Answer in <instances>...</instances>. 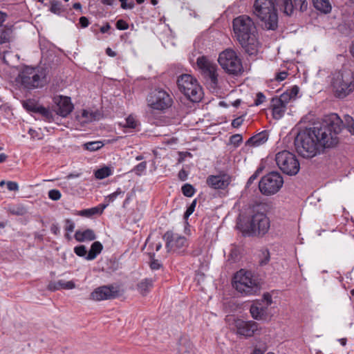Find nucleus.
I'll return each mask as SVG.
<instances>
[{
    "instance_id": "nucleus-1",
    "label": "nucleus",
    "mask_w": 354,
    "mask_h": 354,
    "mask_svg": "<svg viewBox=\"0 0 354 354\" xmlns=\"http://www.w3.org/2000/svg\"><path fill=\"white\" fill-rule=\"evenodd\" d=\"M343 121L336 113L325 117L319 126L299 131L295 146L297 153L306 158L319 154L325 148L335 147L338 142L337 134L342 131Z\"/></svg>"
},
{
    "instance_id": "nucleus-2",
    "label": "nucleus",
    "mask_w": 354,
    "mask_h": 354,
    "mask_svg": "<svg viewBox=\"0 0 354 354\" xmlns=\"http://www.w3.org/2000/svg\"><path fill=\"white\" fill-rule=\"evenodd\" d=\"M233 30L239 44L250 55H257L260 48L256 26L246 15H241L233 20Z\"/></svg>"
},
{
    "instance_id": "nucleus-3",
    "label": "nucleus",
    "mask_w": 354,
    "mask_h": 354,
    "mask_svg": "<svg viewBox=\"0 0 354 354\" xmlns=\"http://www.w3.org/2000/svg\"><path fill=\"white\" fill-rule=\"evenodd\" d=\"M253 13L263 23L267 30H275L278 26V15L273 0H255Z\"/></svg>"
},
{
    "instance_id": "nucleus-4",
    "label": "nucleus",
    "mask_w": 354,
    "mask_h": 354,
    "mask_svg": "<svg viewBox=\"0 0 354 354\" xmlns=\"http://www.w3.org/2000/svg\"><path fill=\"white\" fill-rule=\"evenodd\" d=\"M46 68L26 66L19 75V81L26 88L34 89L45 86L47 82Z\"/></svg>"
},
{
    "instance_id": "nucleus-5",
    "label": "nucleus",
    "mask_w": 354,
    "mask_h": 354,
    "mask_svg": "<svg viewBox=\"0 0 354 354\" xmlns=\"http://www.w3.org/2000/svg\"><path fill=\"white\" fill-rule=\"evenodd\" d=\"M234 288L243 295H254L260 290L258 279L250 272L243 269L238 271L233 278Z\"/></svg>"
},
{
    "instance_id": "nucleus-6",
    "label": "nucleus",
    "mask_w": 354,
    "mask_h": 354,
    "mask_svg": "<svg viewBox=\"0 0 354 354\" xmlns=\"http://www.w3.org/2000/svg\"><path fill=\"white\" fill-rule=\"evenodd\" d=\"M177 85L181 93L192 102H200L203 96L201 86L197 80L189 74H183L178 77Z\"/></svg>"
},
{
    "instance_id": "nucleus-7",
    "label": "nucleus",
    "mask_w": 354,
    "mask_h": 354,
    "mask_svg": "<svg viewBox=\"0 0 354 354\" xmlns=\"http://www.w3.org/2000/svg\"><path fill=\"white\" fill-rule=\"evenodd\" d=\"M275 161L279 169L289 176L296 175L300 165L296 156L287 150H283L275 155Z\"/></svg>"
},
{
    "instance_id": "nucleus-8",
    "label": "nucleus",
    "mask_w": 354,
    "mask_h": 354,
    "mask_svg": "<svg viewBox=\"0 0 354 354\" xmlns=\"http://www.w3.org/2000/svg\"><path fill=\"white\" fill-rule=\"evenodd\" d=\"M218 62L221 68L227 73L237 75L243 70L242 62L236 52L226 49L220 53Z\"/></svg>"
},
{
    "instance_id": "nucleus-9",
    "label": "nucleus",
    "mask_w": 354,
    "mask_h": 354,
    "mask_svg": "<svg viewBox=\"0 0 354 354\" xmlns=\"http://www.w3.org/2000/svg\"><path fill=\"white\" fill-rule=\"evenodd\" d=\"M283 185V179L277 171H272L263 176L259 183V188L264 196H272L277 194Z\"/></svg>"
},
{
    "instance_id": "nucleus-10",
    "label": "nucleus",
    "mask_w": 354,
    "mask_h": 354,
    "mask_svg": "<svg viewBox=\"0 0 354 354\" xmlns=\"http://www.w3.org/2000/svg\"><path fill=\"white\" fill-rule=\"evenodd\" d=\"M147 103L152 109L164 111L171 106L173 100L166 91L162 88H156L149 94Z\"/></svg>"
},
{
    "instance_id": "nucleus-11",
    "label": "nucleus",
    "mask_w": 354,
    "mask_h": 354,
    "mask_svg": "<svg viewBox=\"0 0 354 354\" xmlns=\"http://www.w3.org/2000/svg\"><path fill=\"white\" fill-rule=\"evenodd\" d=\"M331 86L336 97L344 98L354 90V81L351 82L348 76L337 73L333 76Z\"/></svg>"
},
{
    "instance_id": "nucleus-12",
    "label": "nucleus",
    "mask_w": 354,
    "mask_h": 354,
    "mask_svg": "<svg viewBox=\"0 0 354 354\" xmlns=\"http://www.w3.org/2000/svg\"><path fill=\"white\" fill-rule=\"evenodd\" d=\"M270 227V221L267 216L261 212L254 214L247 226L246 232L249 235L260 236L265 234Z\"/></svg>"
},
{
    "instance_id": "nucleus-13",
    "label": "nucleus",
    "mask_w": 354,
    "mask_h": 354,
    "mask_svg": "<svg viewBox=\"0 0 354 354\" xmlns=\"http://www.w3.org/2000/svg\"><path fill=\"white\" fill-rule=\"evenodd\" d=\"M166 241V248L168 252H174L178 254L183 253L188 246L186 238L171 231H167L163 236Z\"/></svg>"
},
{
    "instance_id": "nucleus-14",
    "label": "nucleus",
    "mask_w": 354,
    "mask_h": 354,
    "mask_svg": "<svg viewBox=\"0 0 354 354\" xmlns=\"http://www.w3.org/2000/svg\"><path fill=\"white\" fill-rule=\"evenodd\" d=\"M196 63L203 75L209 80L212 86L215 87L218 84L216 65L205 56L199 57Z\"/></svg>"
},
{
    "instance_id": "nucleus-15",
    "label": "nucleus",
    "mask_w": 354,
    "mask_h": 354,
    "mask_svg": "<svg viewBox=\"0 0 354 354\" xmlns=\"http://www.w3.org/2000/svg\"><path fill=\"white\" fill-rule=\"evenodd\" d=\"M232 181L230 175L225 172H220L218 175H210L206 179L207 185L214 189H225Z\"/></svg>"
},
{
    "instance_id": "nucleus-16",
    "label": "nucleus",
    "mask_w": 354,
    "mask_h": 354,
    "mask_svg": "<svg viewBox=\"0 0 354 354\" xmlns=\"http://www.w3.org/2000/svg\"><path fill=\"white\" fill-rule=\"evenodd\" d=\"M118 296V290L113 286H103L95 288L90 295V299L94 301L111 299Z\"/></svg>"
},
{
    "instance_id": "nucleus-17",
    "label": "nucleus",
    "mask_w": 354,
    "mask_h": 354,
    "mask_svg": "<svg viewBox=\"0 0 354 354\" xmlns=\"http://www.w3.org/2000/svg\"><path fill=\"white\" fill-rule=\"evenodd\" d=\"M235 327L238 334L245 337L254 335L259 329V325L257 322L239 319L235 320Z\"/></svg>"
},
{
    "instance_id": "nucleus-18",
    "label": "nucleus",
    "mask_w": 354,
    "mask_h": 354,
    "mask_svg": "<svg viewBox=\"0 0 354 354\" xmlns=\"http://www.w3.org/2000/svg\"><path fill=\"white\" fill-rule=\"evenodd\" d=\"M56 102L58 106L57 113L61 116L66 117L73 111V106L70 97L61 96Z\"/></svg>"
},
{
    "instance_id": "nucleus-19",
    "label": "nucleus",
    "mask_w": 354,
    "mask_h": 354,
    "mask_svg": "<svg viewBox=\"0 0 354 354\" xmlns=\"http://www.w3.org/2000/svg\"><path fill=\"white\" fill-rule=\"evenodd\" d=\"M276 9L279 10L285 15L290 16L294 11V6L292 0H273Z\"/></svg>"
},
{
    "instance_id": "nucleus-20",
    "label": "nucleus",
    "mask_w": 354,
    "mask_h": 354,
    "mask_svg": "<svg viewBox=\"0 0 354 354\" xmlns=\"http://www.w3.org/2000/svg\"><path fill=\"white\" fill-rule=\"evenodd\" d=\"M266 307H264L263 304L260 301H257L253 304L250 308V313L252 317L257 320L263 319L266 315Z\"/></svg>"
},
{
    "instance_id": "nucleus-21",
    "label": "nucleus",
    "mask_w": 354,
    "mask_h": 354,
    "mask_svg": "<svg viewBox=\"0 0 354 354\" xmlns=\"http://www.w3.org/2000/svg\"><path fill=\"white\" fill-rule=\"evenodd\" d=\"M271 107L272 109V115L274 119H280L284 114L286 105L283 104L276 97H273L271 100Z\"/></svg>"
},
{
    "instance_id": "nucleus-22",
    "label": "nucleus",
    "mask_w": 354,
    "mask_h": 354,
    "mask_svg": "<svg viewBox=\"0 0 354 354\" xmlns=\"http://www.w3.org/2000/svg\"><path fill=\"white\" fill-rule=\"evenodd\" d=\"M268 139V133L266 131H263L254 136L250 138L246 145L252 147H259L267 142Z\"/></svg>"
},
{
    "instance_id": "nucleus-23",
    "label": "nucleus",
    "mask_w": 354,
    "mask_h": 354,
    "mask_svg": "<svg viewBox=\"0 0 354 354\" xmlns=\"http://www.w3.org/2000/svg\"><path fill=\"white\" fill-rule=\"evenodd\" d=\"M75 287L73 281H65L64 280H59L57 282H50L48 286V289L51 291H55L59 289L71 290Z\"/></svg>"
},
{
    "instance_id": "nucleus-24",
    "label": "nucleus",
    "mask_w": 354,
    "mask_h": 354,
    "mask_svg": "<svg viewBox=\"0 0 354 354\" xmlns=\"http://www.w3.org/2000/svg\"><path fill=\"white\" fill-rule=\"evenodd\" d=\"M107 205L108 204H101L94 207L85 209L77 212V215L84 217H91L95 214H101Z\"/></svg>"
},
{
    "instance_id": "nucleus-25",
    "label": "nucleus",
    "mask_w": 354,
    "mask_h": 354,
    "mask_svg": "<svg viewBox=\"0 0 354 354\" xmlns=\"http://www.w3.org/2000/svg\"><path fill=\"white\" fill-rule=\"evenodd\" d=\"M75 239L79 242L95 240L96 236L93 230L87 229L84 231L77 230L75 234Z\"/></svg>"
},
{
    "instance_id": "nucleus-26",
    "label": "nucleus",
    "mask_w": 354,
    "mask_h": 354,
    "mask_svg": "<svg viewBox=\"0 0 354 354\" xmlns=\"http://www.w3.org/2000/svg\"><path fill=\"white\" fill-rule=\"evenodd\" d=\"M103 245L100 241H95L92 243L91 248L86 257V259L91 261L95 259L101 253Z\"/></svg>"
},
{
    "instance_id": "nucleus-27",
    "label": "nucleus",
    "mask_w": 354,
    "mask_h": 354,
    "mask_svg": "<svg viewBox=\"0 0 354 354\" xmlns=\"http://www.w3.org/2000/svg\"><path fill=\"white\" fill-rule=\"evenodd\" d=\"M314 7L324 12L329 13L331 10V5L329 0H313Z\"/></svg>"
},
{
    "instance_id": "nucleus-28",
    "label": "nucleus",
    "mask_w": 354,
    "mask_h": 354,
    "mask_svg": "<svg viewBox=\"0 0 354 354\" xmlns=\"http://www.w3.org/2000/svg\"><path fill=\"white\" fill-rule=\"evenodd\" d=\"M152 286L153 280L149 279H145L138 284V289L142 295H145L149 292Z\"/></svg>"
},
{
    "instance_id": "nucleus-29",
    "label": "nucleus",
    "mask_w": 354,
    "mask_h": 354,
    "mask_svg": "<svg viewBox=\"0 0 354 354\" xmlns=\"http://www.w3.org/2000/svg\"><path fill=\"white\" fill-rule=\"evenodd\" d=\"M12 35L11 29L0 26V44H5L10 41Z\"/></svg>"
},
{
    "instance_id": "nucleus-30",
    "label": "nucleus",
    "mask_w": 354,
    "mask_h": 354,
    "mask_svg": "<svg viewBox=\"0 0 354 354\" xmlns=\"http://www.w3.org/2000/svg\"><path fill=\"white\" fill-rule=\"evenodd\" d=\"M50 11L55 15H60L63 12H64V8L62 3L57 0H51L50 1Z\"/></svg>"
},
{
    "instance_id": "nucleus-31",
    "label": "nucleus",
    "mask_w": 354,
    "mask_h": 354,
    "mask_svg": "<svg viewBox=\"0 0 354 354\" xmlns=\"http://www.w3.org/2000/svg\"><path fill=\"white\" fill-rule=\"evenodd\" d=\"M37 113L41 114L44 120L47 122H50L53 120V113L44 106H40L39 109H37Z\"/></svg>"
},
{
    "instance_id": "nucleus-32",
    "label": "nucleus",
    "mask_w": 354,
    "mask_h": 354,
    "mask_svg": "<svg viewBox=\"0 0 354 354\" xmlns=\"http://www.w3.org/2000/svg\"><path fill=\"white\" fill-rule=\"evenodd\" d=\"M111 175V170L108 167H104L95 171V177L97 179H103Z\"/></svg>"
},
{
    "instance_id": "nucleus-33",
    "label": "nucleus",
    "mask_w": 354,
    "mask_h": 354,
    "mask_svg": "<svg viewBox=\"0 0 354 354\" xmlns=\"http://www.w3.org/2000/svg\"><path fill=\"white\" fill-rule=\"evenodd\" d=\"M100 114L97 112H90L87 110H83L82 112V118L85 120L83 121L84 122H89L93 120H97V116Z\"/></svg>"
},
{
    "instance_id": "nucleus-34",
    "label": "nucleus",
    "mask_w": 354,
    "mask_h": 354,
    "mask_svg": "<svg viewBox=\"0 0 354 354\" xmlns=\"http://www.w3.org/2000/svg\"><path fill=\"white\" fill-rule=\"evenodd\" d=\"M103 146L104 144L100 141L89 142L84 145V148L91 151H97L101 149Z\"/></svg>"
},
{
    "instance_id": "nucleus-35",
    "label": "nucleus",
    "mask_w": 354,
    "mask_h": 354,
    "mask_svg": "<svg viewBox=\"0 0 354 354\" xmlns=\"http://www.w3.org/2000/svg\"><path fill=\"white\" fill-rule=\"evenodd\" d=\"M344 126L351 135H354V120L351 116L345 115Z\"/></svg>"
},
{
    "instance_id": "nucleus-36",
    "label": "nucleus",
    "mask_w": 354,
    "mask_h": 354,
    "mask_svg": "<svg viewBox=\"0 0 354 354\" xmlns=\"http://www.w3.org/2000/svg\"><path fill=\"white\" fill-rule=\"evenodd\" d=\"M17 57V55H15L13 53L6 51L4 52L1 59L6 64L11 66L13 64L14 59Z\"/></svg>"
},
{
    "instance_id": "nucleus-37",
    "label": "nucleus",
    "mask_w": 354,
    "mask_h": 354,
    "mask_svg": "<svg viewBox=\"0 0 354 354\" xmlns=\"http://www.w3.org/2000/svg\"><path fill=\"white\" fill-rule=\"evenodd\" d=\"M294 10L299 8L301 12L306 11L308 8L307 0H293Z\"/></svg>"
},
{
    "instance_id": "nucleus-38",
    "label": "nucleus",
    "mask_w": 354,
    "mask_h": 354,
    "mask_svg": "<svg viewBox=\"0 0 354 354\" xmlns=\"http://www.w3.org/2000/svg\"><path fill=\"white\" fill-rule=\"evenodd\" d=\"M23 106L28 111L37 113V109H39L40 106L35 104L34 101L28 100L23 102Z\"/></svg>"
},
{
    "instance_id": "nucleus-39",
    "label": "nucleus",
    "mask_w": 354,
    "mask_h": 354,
    "mask_svg": "<svg viewBox=\"0 0 354 354\" xmlns=\"http://www.w3.org/2000/svg\"><path fill=\"white\" fill-rule=\"evenodd\" d=\"M182 192L183 194L187 197L192 196L195 193L194 187L190 184H185L182 187Z\"/></svg>"
},
{
    "instance_id": "nucleus-40",
    "label": "nucleus",
    "mask_w": 354,
    "mask_h": 354,
    "mask_svg": "<svg viewBox=\"0 0 354 354\" xmlns=\"http://www.w3.org/2000/svg\"><path fill=\"white\" fill-rule=\"evenodd\" d=\"M147 168V162H142L137 165L133 169V171L138 176H140Z\"/></svg>"
},
{
    "instance_id": "nucleus-41",
    "label": "nucleus",
    "mask_w": 354,
    "mask_h": 354,
    "mask_svg": "<svg viewBox=\"0 0 354 354\" xmlns=\"http://www.w3.org/2000/svg\"><path fill=\"white\" fill-rule=\"evenodd\" d=\"M74 252L79 257H86V253H87V251H86V248L84 245H78V246H76L75 248H74Z\"/></svg>"
},
{
    "instance_id": "nucleus-42",
    "label": "nucleus",
    "mask_w": 354,
    "mask_h": 354,
    "mask_svg": "<svg viewBox=\"0 0 354 354\" xmlns=\"http://www.w3.org/2000/svg\"><path fill=\"white\" fill-rule=\"evenodd\" d=\"M61 196L62 194L58 189H51L48 192V197L53 201H58Z\"/></svg>"
},
{
    "instance_id": "nucleus-43",
    "label": "nucleus",
    "mask_w": 354,
    "mask_h": 354,
    "mask_svg": "<svg viewBox=\"0 0 354 354\" xmlns=\"http://www.w3.org/2000/svg\"><path fill=\"white\" fill-rule=\"evenodd\" d=\"M124 127L135 129L136 127V121L135 118L131 115L127 118Z\"/></svg>"
},
{
    "instance_id": "nucleus-44",
    "label": "nucleus",
    "mask_w": 354,
    "mask_h": 354,
    "mask_svg": "<svg viewBox=\"0 0 354 354\" xmlns=\"http://www.w3.org/2000/svg\"><path fill=\"white\" fill-rule=\"evenodd\" d=\"M196 205V199L194 200L190 205L187 207L186 212L184 214V218L187 219V218L194 212L195 207Z\"/></svg>"
},
{
    "instance_id": "nucleus-45",
    "label": "nucleus",
    "mask_w": 354,
    "mask_h": 354,
    "mask_svg": "<svg viewBox=\"0 0 354 354\" xmlns=\"http://www.w3.org/2000/svg\"><path fill=\"white\" fill-rule=\"evenodd\" d=\"M276 98L280 100L283 104L286 105H287L289 101L292 99L289 95V93L287 92V91L283 93L279 97H276Z\"/></svg>"
},
{
    "instance_id": "nucleus-46",
    "label": "nucleus",
    "mask_w": 354,
    "mask_h": 354,
    "mask_svg": "<svg viewBox=\"0 0 354 354\" xmlns=\"http://www.w3.org/2000/svg\"><path fill=\"white\" fill-rule=\"evenodd\" d=\"M261 304L265 303L266 308L272 303V296L269 293H264L263 298L259 301Z\"/></svg>"
},
{
    "instance_id": "nucleus-47",
    "label": "nucleus",
    "mask_w": 354,
    "mask_h": 354,
    "mask_svg": "<svg viewBox=\"0 0 354 354\" xmlns=\"http://www.w3.org/2000/svg\"><path fill=\"white\" fill-rule=\"evenodd\" d=\"M124 194V192H122L120 188H118L117 190L115 192L109 194L106 197V199L108 200L109 203H111V202L114 201L116 199L118 196H119L120 194Z\"/></svg>"
},
{
    "instance_id": "nucleus-48",
    "label": "nucleus",
    "mask_w": 354,
    "mask_h": 354,
    "mask_svg": "<svg viewBox=\"0 0 354 354\" xmlns=\"http://www.w3.org/2000/svg\"><path fill=\"white\" fill-rule=\"evenodd\" d=\"M240 252L239 250L236 247H233L230 253V257L232 259L233 261H236L239 257Z\"/></svg>"
},
{
    "instance_id": "nucleus-49",
    "label": "nucleus",
    "mask_w": 354,
    "mask_h": 354,
    "mask_svg": "<svg viewBox=\"0 0 354 354\" xmlns=\"http://www.w3.org/2000/svg\"><path fill=\"white\" fill-rule=\"evenodd\" d=\"M116 28L121 30H127L129 28V24L123 19H119L116 22Z\"/></svg>"
},
{
    "instance_id": "nucleus-50",
    "label": "nucleus",
    "mask_w": 354,
    "mask_h": 354,
    "mask_svg": "<svg viewBox=\"0 0 354 354\" xmlns=\"http://www.w3.org/2000/svg\"><path fill=\"white\" fill-rule=\"evenodd\" d=\"M75 228V223L71 219H66L65 220V230L68 232H72L74 230Z\"/></svg>"
},
{
    "instance_id": "nucleus-51",
    "label": "nucleus",
    "mask_w": 354,
    "mask_h": 354,
    "mask_svg": "<svg viewBox=\"0 0 354 354\" xmlns=\"http://www.w3.org/2000/svg\"><path fill=\"white\" fill-rule=\"evenodd\" d=\"M265 100H266V96L264 95V94L261 92H259L257 94V98L254 101V105L259 106V105L261 104L263 102H264Z\"/></svg>"
},
{
    "instance_id": "nucleus-52",
    "label": "nucleus",
    "mask_w": 354,
    "mask_h": 354,
    "mask_svg": "<svg viewBox=\"0 0 354 354\" xmlns=\"http://www.w3.org/2000/svg\"><path fill=\"white\" fill-rule=\"evenodd\" d=\"M242 136L240 134H235L230 137V142L235 145H239L242 142Z\"/></svg>"
},
{
    "instance_id": "nucleus-53",
    "label": "nucleus",
    "mask_w": 354,
    "mask_h": 354,
    "mask_svg": "<svg viewBox=\"0 0 354 354\" xmlns=\"http://www.w3.org/2000/svg\"><path fill=\"white\" fill-rule=\"evenodd\" d=\"M299 88L297 86H292L290 89L288 90L287 92L289 93L290 97L295 100L299 93Z\"/></svg>"
},
{
    "instance_id": "nucleus-54",
    "label": "nucleus",
    "mask_w": 354,
    "mask_h": 354,
    "mask_svg": "<svg viewBox=\"0 0 354 354\" xmlns=\"http://www.w3.org/2000/svg\"><path fill=\"white\" fill-rule=\"evenodd\" d=\"M162 264L158 259H152L150 263V268L152 270H158L161 268Z\"/></svg>"
},
{
    "instance_id": "nucleus-55",
    "label": "nucleus",
    "mask_w": 354,
    "mask_h": 354,
    "mask_svg": "<svg viewBox=\"0 0 354 354\" xmlns=\"http://www.w3.org/2000/svg\"><path fill=\"white\" fill-rule=\"evenodd\" d=\"M6 185L9 191H18L19 189L18 184L16 182L8 181Z\"/></svg>"
},
{
    "instance_id": "nucleus-56",
    "label": "nucleus",
    "mask_w": 354,
    "mask_h": 354,
    "mask_svg": "<svg viewBox=\"0 0 354 354\" xmlns=\"http://www.w3.org/2000/svg\"><path fill=\"white\" fill-rule=\"evenodd\" d=\"M121 2V8L123 9H132L134 8V3L133 1L129 3H127V0H120Z\"/></svg>"
},
{
    "instance_id": "nucleus-57",
    "label": "nucleus",
    "mask_w": 354,
    "mask_h": 354,
    "mask_svg": "<svg viewBox=\"0 0 354 354\" xmlns=\"http://www.w3.org/2000/svg\"><path fill=\"white\" fill-rule=\"evenodd\" d=\"M80 24L82 28H86L89 25V21L87 17H81L79 19Z\"/></svg>"
},
{
    "instance_id": "nucleus-58",
    "label": "nucleus",
    "mask_w": 354,
    "mask_h": 354,
    "mask_svg": "<svg viewBox=\"0 0 354 354\" xmlns=\"http://www.w3.org/2000/svg\"><path fill=\"white\" fill-rule=\"evenodd\" d=\"M243 122V120L241 117L237 118L232 120V126L234 128H238L240 127Z\"/></svg>"
},
{
    "instance_id": "nucleus-59",
    "label": "nucleus",
    "mask_w": 354,
    "mask_h": 354,
    "mask_svg": "<svg viewBox=\"0 0 354 354\" xmlns=\"http://www.w3.org/2000/svg\"><path fill=\"white\" fill-rule=\"evenodd\" d=\"M258 175H259V171H257L249 178V179L248 180L247 184H246V186L248 187H249L251 185V184L257 179V178L258 177Z\"/></svg>"
},
{
    "instance_id": "nucleus-60",
    "label": "nucleus",
    "mask_w": 354,
    "mask_h": 354,
    "mask_svg": "<svg viewBox=\"0 0 354 354\" xmlns=\"http://www.w3.org/2000/svg\"><path fill=\"white\" fill-rule=\"evenodd\" d=\"M288 76V73L285 71L280 72L277 74L276 80L277 81H283Z\"/></svg>"
},
{
    "instance_id": "nucleus-61",
    "label": "nucleus",
    "mask_w": 354,
    "mask_h": 354,
    "mask_svg": "<svg viewBox=\"0 0 354 354\" xmlns=\"http://www.w3.org/2000/svg\"><path fill=\"white\" fill-rule=\"evenodd\" d=\"M59 226L57 223H53L50 226V231L55 235H57L59 233Z\"/></svg>"
},
{
    "instance_id": "nucleus-62",
    "label": "nucleus",
    "mask_w": 354,
    "mask_h": 354,
    "mask_svg": "<svg viewBox=\"0 0 354 354\" xmlns=\"http://www.w3.org/2000/svg\"><path fill=\"white\" fill-rule=\"evenodd\" d=\"M111 28V26L109 25V23H106L105 25L102 26L101 28H100V32L102 33H105L106 32H108V30Z\"/></svg>"
},
{
    "instance_id": "nucleus-63",
    "label": "nucleus",
    "mask_w": 354,
    "mask_h": 354,
    "mask_svg": "<svg viewBox=\"0 0 354 354\" xmlns=\"http://www.w3.org/2000/svg\"><path fill=\"white\" fill-rule=\"evenodd\" d=\"M7 14L0 11V26L6 21Z\"/></svg>"
},
{
    "instance_id": "nucleus-64",
    "label": "nucleus",
    "mask_w": 354,
    "mask_h": 354,
    "mask_svg": "<svg viewBox=\"0 0 354 354\" xmlns=\"http://www.w3.org/2000/svg\"><path fill=\"white\" fill-rule=\"evenodd\" d=\"M106 53L110 57H115L116 55V53L113 50H112L110 48H106Z\"/></svg>"
}]
</instances>
